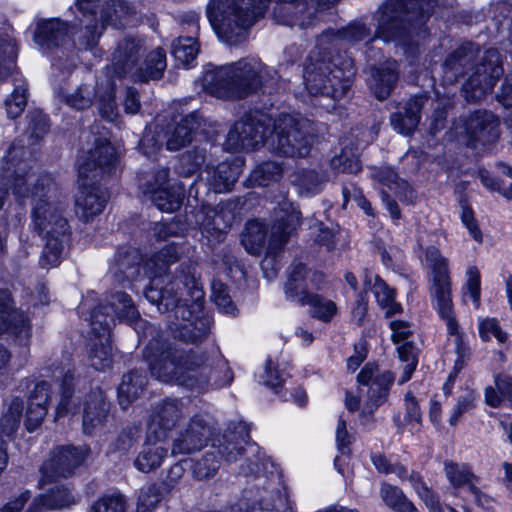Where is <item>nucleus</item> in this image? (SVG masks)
<instances>
[{"instance_id":"4c0bfd02","label":"nucleus","mask_w":512,"mask_h":512,"mask_svg":"<svg viewBox=\"0 0 512 512\" xmlns=\"http://www.w3.org/2000/svg\"><path fill=\"white\" fill-rule=\"evenodd\" d=\"M406 480L411 484L419 497L425 502L430 512H442L434 493L426 486L419 473L411 471Z\"/></svg>"},{"instance_id":"052dcab7","label":"nucleus","mask_w":512,"mask_h":512,"mask_svg":"<svg viewBox=\"0 0 512 512\" xmlns=\"http://www.w3.org/2000/svg\"><path fill=\"white\" fill-rule=\"evenodd\" d=\"M320 183L321 181L319 175L313 171L305 172L297 180V185L299 186L301 191L306 192L308 194L317 193L319 191Z\"/></svg>"},{"instance_id":"0e129e2a","label":"nucleus","mask_w":512,"mask_h":512,"mask_svg":"<svg viewBox=\"0 0 512 512\" xmlns=\"http://www.w3.org/2000/svg\"><path fill=\"white\" fill-rule=\"evenodd\" d=\"M260 382L273 389H276L282 384V374L273 367L271 360L267 361L264 374L260 375Z\"/></svg>"},{"instance_id":"2f4dec72","label":"nucleus","mask_w":512,"mask_h":512,"mask_svg":"<svg viewBox=\"0 0 512 512\" xmlns=\"http://www.w3.org/2000/svg\"><path fill=\"white\" fill-rule=\"evenodd\" d=\"M397 80L395 63H389L385 68H373L369 85L379 100L387 98Z\"/></svg>"},{"instance_id":"ddd939ff","label":"nucleus","mask_w":512,"mask_h":512,"mask_svg":"<svg viewBox=\"0 0 512 512\" xmlns=\"http://www.w3.org/2000/svg\"><path fill=\"white\" fill-rule=\"evenodd\" d=\"M452 137L467 145L476 142L488 143L498 138V120L487 111H476L465 118H460L451 130Z\"/></svg>"},{"instance_id":"412c9836","label":"nucleus","mask_w":512,"mask_h":512,"mask_svg":"<svg viewBox=\"0 0 512 512\" xmlns=\"http://www.w3.org/2000/svg\"><path fill=\"white\" fill-rule=\"evenodd\" d=\"M98 1L99 0H77L76 2V7L82 13L84 18L80 21L84 24L86 33L89 34L85 41L86 47L94 46L105 25L112 22V16L104 11L101 14V23L98 24L96 18V7Z\"/></svg>"},{"instance_id":"1a4fd4ad","label":"nucleus","mask_w":512,"mask_h":512,"mask_svg":"<svg viewBox=\"0 0 512 512\" xmlns=\"http://www.w3.org/2000/svg\"><path fill=\"white\" fill-rule=\"evenodd\" d=\"M145 46L140 40L126 38L119 43L112 55V65L117 74H131L135 80L148 81L162 77L166 68V56L162 48L149 52L143 62L136 67Z\"/></svg>"},{"instance_id":"c03bdc74","label":"nucleus","mask_w":512,"mask_h":512,"mask_svg":"<svg viewBox=\"0 0 512 512\" xmlns=\"http://www.w3.org/2000/svg\"><path fill=\"white\" fill-rule=\"evenodd\" d=\"M466 281L463 286L464 297H469L476 308L480 304V272L474 265L467 267L465 271Z\"/></svg>"},{"instance_id":"9b49d317","label":"nucleus","mask_w":512,"mask_h":512,"mask_svg":"<svg viewBox=\"0 0 512 512\" xmlns=\"http://www.w3.org/2000/svg\"><path fill=\"white\" fill-rule=\"evenodd\" d=\"M305 272L302 264L291 267L288 281L285 285L286 297L300 305H309L311 315L323 322H329L337 314L338 308L334 301L318 294L307 291L306 283L302 282Z\"/></svg>"},{"instance_id":"f3484780","label":"nucleus","mask_w":512,"mask_h":512,"mask_svg":"<svg viewBox=\"0 0 512 512\" xmlns=\"http://www.w3.org/2000/svg\"><path fill=\"white\" fill-rule=\"evenodd\" d=\"M485 60L477 67L473 75L463 85L464 97L467 101H478L489 93L503 73L499 65V55L496 50H488Z\"/></svg>"},{"instance_id":"e2e57ef3","label":"nucleus","mask_w":512,"mask_h":512,"mask_svg":"<svg viewBox=\"0 0 512 512\" xmlns=\"http://www.w3.org/2000/svg\"><path fill=\"white\" fill-rule=\"evenodd\" d=\"M332 165L339 171L346 173H357L361 170V164L357 157H345L341 155L332 160Z\"/></svg>"},{"instance_id":"aec40b11","label":"nucleus","mask_w":512,"mask_h":512,"mask_svg":"<svg viewBox=\"0 0 512 512\" xmlns=\"http://www.w3.org/2000/svg\"><path fill=\"white\" fill-rule=\"evenodd\" d=\"M300 223V212L291 205L285 204L277 214V223L273 225L268 244L269 253L287 242L290 235Z\"/></svg>"},{"instance_id":"09e8293b","label":"nucleus","mask_w":512,"mask_h":512,"mask_svg":"<svg viewBox=\"0 0 512 512\" xmlns=\"http://www.w3.org/2000/svg\"><path fill=\"white\" fill-rule=\"evenodd\" d=\"M95 91L91 85H82L75 92L64 97L68 106L74 109H84L92 104Z\"/></svg>"},{"instance_id":"864d4df0","label":"nucleus","mask_w":512,"mask_h":512,"mask_svg":"<svg viewBox=\"0 0 512 512\" xmlns=\"http://www.w3.org/2000/svg\"><path fill=\"white\" fill-rule=\"evenodd\" d=\"M160 501V494L155 487L141 490L138 498L136 512H153Z\"/></svg>"},{"instance_id":"8fccbe9b","label":"nucleus","mask_w":512,"mask_h":512,"mask_svg":"<svg viewBox=\"0 0 512 512\" xmlns=\"http://www.w3.org/2000/svg\"><path fill=\"white\" fill-rule=\"evenodd\" d=\"M478 328L480 337L484 341H488L494 337L498 343H505L508 339V334L501 329L495 318L480 320Z\"/></svg>"},{"instance_id":"58836bf2","label":"nucleus","mask_w":512,"mask_h":512,"mask_svg":"<svg viewBox=\"0 0 512 512\" xmlns=\"http://www.w3.org/2000/svg\"><path fill=\"white\" fill-rule=\"evenodd\" d=\"M199 47L196 39L193 37H180L174 44L172 53L175 59L188 66L193 62L198 54Z\"/></svg>"},{"instance_id":"13d9d810","label":"nucleus","mask_w":512,"mask_h":512,"mask_svg":"<svg viewBox=\"0 0 512 512\" xmlns=\"http://www.w3.org/2000/svg\"><path fill=\"white\" fill-rule=\"evenodd\" d=\"M219 463L213 454H206L195 466V474L199 478H209L215 474Z\"/></svg>"},{"instance_id":"473e14b6","label":"nucleus","mask_w":512,"mask_h":512,"mask_svg":"<svg viewBox=\"0 0 512 512\" xmlns=\"http://www.w3.org/2000/svg\"><path fill=\"white\" fill-rule=\"evenodd\" d=\"M182 409L178 402H165L151 417L150 430L155 431L156 428L162 430H170L180 420Z\"/></svg>"},{"instance_id":"79ce46f5","label":"nucleus","mask_w":512,"mask_h":512,"mask_svg":"<svg viewBox=\"0 0 512 512\" xmlns=\"http://www.w3.org/2000/svg\"><path fill=\"white\" fill-rule=\"evenodd\" d=\"M380 497L383 502L392 510L400 512L409 507V500L403 491L388 483H383L380 488Z\"/></svg>"},{"instance_id":"5701e85b","label":"nucleus","mask_w":512,"mask_h":512,"mask_svg":"<svg viewBox=\"0 0 512 512\" xmlns=\"http://www.w3.org/2000/svg\"><path fill=\"white\" fill-rule=\"evenodd\" d=\"M364 287L373 292L378 305L387 317L400 312V304L394 301V291L389 288L378 275L366 271L364 275Z\"/></svg>"},{"instance_id":"338daca9","label":"nucleus","mask_w":512,"mask_h":512,"mask_svg":"<svg viewBox=\"0 0 512 512\" xmlns=\"http://www.w3.org/2000/svg\"><path fill=\"white\" fill-rule=\"evenodd\" d=\"M390 329L392 331V340L394 343L406 342L411 334V327L405 321H391Z\"/></svg>"},{"instance_id":"f704fd0d","label":"nucleus","mask_w":512,"mask_h":512,"mask_svg":"<svg viewBox=\"0 0 512 512\" xmlns=\"http://www.w3.org/2000/svg\"><path fill=\"white\" fill-rule=\"evenodd\" d=\"M109 331L103 330V335L99 339V344L95 343L89 353L91 366L99 371L111 367L113 362V351L108 340Z\"/></svg>"},{"instance_id":"bb28decb","label":"nucleus","mask_w":512,"mask_h":512,"mask_svg":"<svg viewBox=\"0 0 512 512\" xmlns=\"http://www.w3.org/2000/svg\"><path fill=\"white\" fill-rule=\"evenodd\" d=\"M107 411L108 405L100 391L89 395L83 415L84 432L90 434L94 429L101 427L107 417Z\"/></svg>"},{"instance_id":"c756f323","label":"nucleus","mask_w":512,"mask_h":512,"mask_svg":"<svg viewBox=\"0 0 512 512\" xmlns=\"http://www.w3.org/2000/svg\"><path fill=\"white\" fill-rule=\"evenodd\" d=\"M166 455L167 449L160 441H147L137 455L134 465L139 471L148 473L160 467Z\"/></svg>"},{"instance_id":"f257e3e1","label":"nucleus","mask_w":512,"mask_h":512,"mask_svg":"<svg viewBox=\"0 0 512 512\" xmlns=\"http://www.w3.org/2000/svg\"><path fill=\"white\" fill-rule=\"evenodd\" d=\"M180 255L178 244L171 242L146 262L145 273L150 279V286L145 296L161 313L175 310V317H181L179 323H173L175 336L196 342L208 331L205 320L196 315L202 307L203 290L190 274L172 280L166 273L168 266L175 263Z\"/></svg>"},{"instance_id":"cd10ccee","label":"nucleus","mask_w":512,"mask_h":512,"mask_svg":"<svg viewBox=\"0 0 512 512\" xmlns=\"http://www.w3.org/2000/svg\"><path fill=\"white\" fill-rule=\"evenodd\" d=\"M241 165L235 162L231 165L222 163L216 168H207L206 180L216 193L229 191L238 178Z\"/></svg>"},{"instance_id":"f03ea898","label":"nucleus","mask_w":512,"mask_h":512,"mask_svg":"<svg viewBox=\"0 0 512 512\" xmlns=\"http://www.w3.org/2000/svg\"><path fill=\"white\" fill-rule=\"evenodd\" d=\"M267 118L257 112L237 121L229 131L224 147L230 151L250 150L264 144L269 150L286 156H305L312 143L311 123L299 115H281L274 130L265 136Z\"/></svg>"},{"instance_id":"a878e982","label":"nucleus","mask_w":512,"mask_h":512,"mask_svg":"<svg viewBox=\"0 0 512 512\" xmlns=\"http://www.w3.org/2000/svg\"><path fill=\"white\" fill-rule=\"evenodd\" d=\"M69 34L66 23L59 19L43 20L37 24L34 40L41 47L58 46Z\"/></svg>"},{"instance_id":"39448f33","label":"nucleus","mask_w":512,"mask_h":512,"mask_svg":"<svg viewBox=\"0 0 512 512\" xmlns=\"http://www.w3.org/2000/svg\"><path fill=\"white\" fill-rule=\"evenodd\" d=\"M202 354L187 351L175 344L163 351L157 362L150 363L151 374L163 382L176 383L191 389H203L210 384L212 367Z\"/></svg>"},{"instance_id":"5fc2aeb1","label":"nucleus","mask_w":512,"mask_h":512,"mask_svg":"<svg viewBox=\"0 0 512 512\" xmlns=\"http://www.w3.org/2000/svg\"><path fill=\"white\" fill-rule=\"evenodd\" d=\"M99 100L101 102V106L99 108L101 116L108 121H114L117 116V112L114 104V86L111 83L107 85L105 94L99 95Z\"/></svg>"},{"instance_id":"37998d69","label":"nucleus","mask_w":512,"mask_h":512,"mask_svg":"<svg viewBox=\"0 0 512 512\" xmlns=\"http://www.w3.org/2000/svg\"><path fill=\"white\" fill-rule=\"evenodd\" d=\"M22 407L23 404L21 400H12L8 411L4 414L0 423L3 437L10 438L16 432L19 426Z\"/></svg>"},{"instance_id":"72a5a7b5","label":"nucleus","mask_w":512,"mask_h":512,"mask_svg":"<svg viewBox=\"0 0 512 512\" xmlns=\"http://www.w3.org/2000/svg\"><path fill=\"white\" fill-rule=\"evenodd\" d=\"M266 232L264 223L257 220L248 222L242 235L245 250L252 255L260 254L265 244Z\"/></svg>"},{"instance_id":"7c9ffc66","label":"nucleus","mask_w":512,"mask_h":512,"mask_svg":"<svg viewBox=\"0 0 512 512\" xmlns=\"http://www.w3.org/2000/svg\"><path fill=\"white\" fill-rule=\"evenodd\" d=\"M198 127V121L194 115L183 118L175 127L165 134L168 150H179L192 140V134Z\"/></svg>"},{"instance_id":"b1692460","label":"nucleus","mask_w":512,"mask_h":512,"mask_svg":"<svg viewBox=\"0 0 512 512\" xmlns=\"http://www.w3.org/2000/svg\"><path fill=\"white\" fill-rule=\"evenodd\" d=\"M49 399L50 395L48 383H38L32 393L26 412L25 425L28 431H34L42 423L47 413V404Z\"/></svg>"},{"instance_id":"3c124183","label":"nucleus","mask_w":512,"mask_h":512,"mask_svg":"<svg viewBox=\"0 0 512 512\" xmlns=\"http://www.w3.org/2000/svg\"><path fill=\"white\" fill-rule=\"evenodd\" d=\"M27 103V89L24 85L16 87L11 96L6 100L5 106L10 118L18 117Z\"/></svg>"},{"instance_id":"4be33fe9","label":"nucleus","mask_w":512,"mask_h":512,"mask_svg":"<svg viewBox=\"0 0 512 512\" xmlns=\"http://www.w3.org/2000/svg\"><path fill=\"white\" fill-rule=\"evenodd\" d=\"M85 453L75 447H60L54 453L51 460L44 465L46 472L51 471V476L66 477L73 473L84 460Z\"/></svg>"},{"instance_id":"ea45409f","label":"nucleus","mask_w":512,"mask_h":512,"mask_svg":"<svg viewBox=\"0 0 512 512\" xmlns=\"http://www.w3.org/2000/svg\"><path fill=\"white\" fill-rule=\"evenodd\" d=\"M127 501L119 492L106 494L96 500L90 508V512H126Z\"/></svg>"},{"instance_id":"4d7b16f0","label":"nucleus","mask_w":512,"mask_h":512,"mask_svg":"<svg viewBox=\"0 0 512 512\" xmlns=\"http://www.w3.org/2000/svg\"><path fill=\"white\" fill-rule=\"evenodd\" d=\"M405 421L411 425L412 428H416L421 423V411L417 400L411 393L405 395Z\"/></svg>"},{"instance_id":"2eb2a0df","label":"nucleus","mask_w":512,"mask_h":512,"mask_svg":"<svg viewBox=\"0 0 512 512\" xmlns=\"http://www.w3.org/2000/svg\"><path fill=\"white\" fill-rule=\"evenodd\" d=\"M340 70L332 71L324 61L310 63L304 71V83L311 94L322 93L334 99L341 98L349 87L348 80H342Z\"/></svg>"},{"instance_id":"f8f14e48","label":"nucleus","mask_w":512,"mask_h":512,"mask_svg":"<svg viewBox=\"0 0 512 512\" xmlns=\"http://www.w3.org/2000/svg\"><path fill=\"white\" fill-rule=\"evenodd\" d=\"M429 0H393L383 5L377 37L388 42L397 38L400 29V14L404 11L406 20L424 17L430 13Z\"/></svg>"},{"instance_id":"603ef678","label":"nucleus","mask_w":512,"mask_h":512,"mask_svg":"<svg viewBox=\"0 0 512 512\" xmlns=\"http://www.w3.org/2000/svg\"><path fill=\"white\" fill-rule=\"evenodd\" d=\"M217 450L227 462L237 460L242 452L239 442L236 441V436L232 434L224 435L222 439L218 440Z\"/></svg>"},{"instance_id":"c9c22d12","label":"nucleus","mask_w":512,"mask_h":512,"mask_svg":"<svg viewBox=\"0 0 512 512\" xmlns=\"http://www.w3.org/2000/svg\"><path fill=\"white\" fill-rule=\"evenodd\" d=\"M143 384V377L137 372H130L123 377L118 388V398L120 405L124 409L138 397Z\"/></svg>"},{"instance_id":"7ed1b4c3","label":"nucleus","mask_w":512,"mask_h":512,"mask_svg":"<svg viewBox=\"0 0 512 512\" xmlns=\"http://www.w3.org/2000/svg\"><path fill=\"white\" fill-rule=\"evenodd\" d=\"M431 302L439 317L445 321L449 335L455 336L457 346L456 369H461L469 357V350L461 342L458 323L454 317L449 260L436 247L425 253Z\"/></svg>"},{"instance_id":"6e6d98bb","label":"nucleus","mask_w":512,"mask_h":512,"mask_svg":"<svg viewBox=\"0 0 512 512\" xmlns=\"http://www.w3.org/2000/svg\"><path fill=\"white\" fill-rule=\"evenodd\" d=\"M461 222L467 228L470 236L478 243H482L483 234L479 228L478 222L474 217L472 209L468 206H462Z\"/></svg>"},{"instance_id":"69168bd1","label":"nucleus","mask_w":512,"mask_h":512,"mask_svg":"<svg viewBox=\"0 0 512 512\" xmlns=\"http://www.w3.org/2000/svg\"><path fill=\"white\" fill-rule=\"evenodd\" d=\"M72 375L66 374L63 379V383L61 384L62 392H61V400L57 406L56 415L57 417L63 416L68 413V402L71 396V382Z\"/></svg>"},{"instance_id":"4468645a","label":"nucleus","mask_w":512,"mask_h":512,"mask_svg":"<svg viewBox=\"0 0 512 512\" xmlns=\"http://www.w3.org/2000/svg\"><path fill=\"white\" fill-rule=\"evenodd\" d=\"M168 170L162 168L150 175L146 182L140 187L143 194L147 196L156 207L163 212H174L177 210L184 198V186L173 182L170 183Z\"/></svg>"},{"instance_id":"bf43d9fd","label":"nucleus","mask_w":512,"mask_h":512,"mask_svg":"<svg viewBox=\"0 0 512 512\" xmlns=\"http://www.w3.org/2000/svg\"><path fill=\"white\" fill-rule=\"evenodd\" d=\"M367 36V30L362 24H353L337 32V37L343 41L356 43Z\"/></svg>"},{"instance_id":"423d86ee","label":"nucleus","mask_w":512,"mask_h":512,"mask_svg":"<svg viewBox=\"0 0 512 512\" xmlns=\"http://www.w3.org/2000/svg\"><path fill=\"white\" fill-rule=\"evenodd\" d=\"M268 74V68L259 60L245 59L206 71L203 87L217 98H242L258 89Z\"/></svg>"},{"instance_id":"c85d7f7f","label":"nucleus","mask_w":512,"mask_h":512,"mask_svg":"<svg viewBox=\"0 0 512 512\" xmlns=\"http://www.w3.org/2000/svg\"><path fill=\"white\" fill-rule=\"evenodd\" d=\"M422 105L421 97L411 98L407 102L404 114L395 113L391 116L393 128L400 134L410 135L419 123Z\"/></svg>"},{"instance_id":"e433bc0d","label":"nucleus","mask_w":512,"mask_h":512,"mask_svg":"<svg viewBox=\"0 0 512 512\" xmlns=\"http://www.w3.org/2000/svg\"><path fill=\"white\" fill-rule=\"evenodd\" d=\"M13 166L15 167V175L12 179L11 189L18 198L28 197L30 190L27 185H34L35 177L28 175L27 169L29 165L27 162L13 164Z\"/></svg>"},{"instance_id":"9d476101","label":"nucleus","mask_w":512,"mask_h":512,"mask_svg":"<svg viewBox=\"0 0 512 512\" xmlns=\"http://www.w3.org/2000/svg\"><path fill=\"white\" fill-rule=\"evenodd\" d=\"M358 383L367 386L359 387L355 391L347 392L345 406L350 412H359L366 417L373 414L387 396L393 375L389 371L380 372L378 366L367 363L358 374Z\"/></svg>"},{"instance_id":"393cba45","label":"nucleus","mask_w":512,"mask_h":512,"mask_svg":"<svg viewBox=\"0 0 512 512\" xmlns=\"http://www.w3.org/2000/svg\"><path fill=\"white\" fill-rule=\"evenodd\" d=\"M29 328V321L25 315L13 309L9 292L0 291V333L12 331L22 334Z\"/></svg>"},{"instance_id":"a19ab883","label":"nucleus","mask_w":512,"mask_h":512,"mask_svg":"<svg viewBox=\"0 0 512 512\" xmlns=\"http://www.w3.org/2000/svg\"><path fill=\"white\" fill-rule=\"evenodd\" d=\"M282 174V167L277 162H265L257 166L251 178L254 183L259 186H267L272 182L277 181Z\"/></svg>"},{"instance_id":"0eeeda50","label":"nucleus","mask_w":512,"mask_h":512,"mask_svg":"<svg viewBox=\"0 0 512 512\" xmlns=\"http://www.w3.org/2000/svg\"><path fill=\"white\" fill-rule=\"evenodd\" d=\"M269 0H212L207 8L211 26L219 39L236 45L260 17Z\"/></svg>"},{"instance_id":"774afa93","label":"nucleus","mask_w":512,"mask_h":512,"mask_svg":"<svg viewBox=\"0 0 512 512\" xmlns=\"http://www.w3.org/2000/svg\"><path fill=\"white\" fill-rule=\"evenodd\" d=\"M496 388L499 390L501 395L507 397L512 401V376L508 374H499L495 378Z\"/></svg>"},{"instance_id":"dca6fc26","label":"nucleus","mask_w":512,"mask_h":512,"mask_svg":"<svg viewBox=\"0 0 512 512\" xmlns=\"http://www.w3.org/2000/svg\"><path fill=\"white\" fill-rule=\"evenodd\" d=\"M115 318L128 323H133L139 319L137 308L124 292L112 294L107 305H100L93 311L90 318L93 331L99 333L98 328H100L108 332Z\"/></svg>"},{"instance_id":"49530a36","label":"nucleus","mask_w":512,"mask_h":512,"mask_svg":"<svg viewBox=\"0 0 512 512\" xmlns=\"http://www.w3.org/2000/svg\"><path fill=\"white\" fill-rule=\"evenodd\" d=\"M47 509L62 510L76 504V497L66 488L60 487L44 495Z\"/></svg>"},{"instance_id":"a211bd4d","label":"nucleus","mask_w":512,"mask_h":512,"mask_svg":"<svg viewBox=\"0 0 512 512\" xmlns=\"http://www.w3.org/2000/svg\"><path fill=\"white\" fill-rule=\"evenodd\" d=\"M208 428L200 418L189 420L173 440L172 454L186 455L200 450L208 439Z\"/></svg>"},{"instance_id":"6ab92c4d","label":"nucleus","mask_w":512,"mask_h":512,"mask_svg":"<svg viewBox=\"0 0 512 512\" xmlns=\"http://www.w3.org/2000/svg\"><path fill=\"white\" fill-rule=\"evenodd\" d=\"M444 473L447 481L454 488H467L474 496L475 502L483 506L489 502L487 496L483 495L477 487L479 478L471 471L466 464H459L453 461L444 462Z\"/></svg>"},{"instance_id":"680f3d73","label":"nucleus","mask_w":512,"mask_h":512,"mask_svg":"<svg viewBox=\"0 0 512 512\" xmlns=\"http://www.w3.org/2000/svg\"><path fill=\"white\" fill-rule=\"evenodd\" d=\"M380 181L389 187L390 190L394 191L396 195L401 196L400 189L407 187V183L399 179L397 174L392 169H385L380 172Z\"/></svg>"},{"instance_id":"de8ad7c7","label":"nucleus","mask_w":512,"mask_h":512,"mask_svg":"<svg viewBox=\"0 0 512 512\" xmlns=\"http://www.w3.org/2000/svg\"><path fill=\"white\" fill-rule=\"evenodd\" d=\"M477 399L478 395L473 390H470L461 396L450 412L448 419L449 424L451 426H455L464 413H467L475 408Z\"/></svg>"},{"instance_id":"a18cd8bd","label":"nucleus","mask_w":512,"mask_h":512,"mask_svg":"<svg viewBox=\"0 0 512 512\" xmlns=\"http://www.w3.org/2000/svg\"><path fill=\"white\" fill-rule=\"evenodd\" d=\"M211 297L220 311L224 314L234 315L236 307L232 303L227 287L221 281L214 280L211 284Z\"/></svg>"},{"instance_id":"6e6552de","label":"nucleus","mask_w":512,"mask_h":512,"mask_svg":"<svg viewBox=\"0 0 512 512\" xmlns=\"http://www.w3.org/2000/svg\"><path fill=\"white\" fill-rule=\"evenodd\" d=\"M50 182L48 179L31 191L34 202L33 223L35 227L43 234L45 246L42 252L41 265L45 268L55 267L59 264L63 251L64 242L67 240V221L61 216L59 211L52 206L46 196Z\"/></svg>"},{"instance_id":"20e7f679","label":"nucleus","mask_w":512,"mask_h":512,"mask_svg":"<svg viewBox=\"0 0 512 512\" xmlns=\"http://www.w3.org/2000/svg\"><path fill=\"white\" fill-rule=\"evenodd\" d=\"M117 162L115 148L106 140H99L94 149L89 150L81 157L79 163L80 191L76 197L77 213L89 220L100 214L107 201L106 193L94 182L99 172H110Z\"/></svg>"}]
</instances>
